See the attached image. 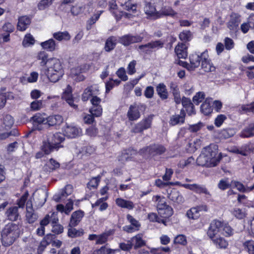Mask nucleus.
Segmentation results:
<instances>
[{
  "label": "nucleus",
  "mask_w": 254,
  "mask_h": 254,
  "mask_svg": "<svg viewBox=\"0 0 254 254\" xmlns=\"http://www.w3.org/2000/svg\"><path fill=\"white\" fill-rule=\"evenodd\" d=\"M221 159V153L218 154V146L211 144L203 149L196 159V163L199 166L214 167Z\"/></svg>",
  "instance_id": "1"
},
{
  "label": "nucleus",
  "mask_w": 254,
  "mask_h": 254,
  "mask_svg": "<svg viewBox=\"0 0 254 254\" xmlns=\"http://www.w3.org/2000/svg\"><path fill=\"white\" fill-rule=\"evenodd\" d=\"M21 230L18 224L9 222L2 229L0 235L1 244L5 247L11 246L20 237Z\"/></svg>",
  "instance_id": "2"
},
{
  "label": "nucleus",
  "mask_w": 254,
  "mask_h": 254,
  "mask_svg": "<svg viewBox=\"0 0 254 254\" xmlns=\"http://www.w3.org/2000/svg\"><path fill=\"white\" fill-rule=\"evenodd\" d=\"M45 74L51 82L55 83L58 81L64 74V70L60 60L55 58L49 59Z\"/></svg>",
  "instance_id": "3"
},
{
  "label": "nucleus",
  "mask_w": 254,
  "mask_h": 254,
  "mask_svg": "<svg viewBox=\"0 0 254 254\" xmlns=\"http://www.w3.org/2000/svg\"><path fill=\"white\" fill-rule=\"evenodd\" d=\"M166 151V147L159 143H153L139 150V154L145 159H151L163 155Z\"/></svg>",
  "instance_id": "4"
},
{
  "label": "nucleus",
  "mask_w": 254,
  "mask_h": 254,
  "mask_svg": "<svg viewBox=\"0 0 254 254\" xmlns=\"http://www.w3.org/2000/svg\"><path fill=\"white\" fill-rule=\"evenodd\" d=\"M152 200L156 202V208L160 217L169 218L173 215V209L167 204L165 197L155 195L153 196Z\"/></svg>",
  "instance_id": "5"
},
{
  "label": "nucleus",
  "mask_w": 254,
  "mask_h": 254,
  "mask_svg": "<svg viewBox=\"0 0 254 254\" xmlns=\"http://www.w3.org/2000/svg\"><path fill=\"white\" fill-rule=\"evenodd\" d=\"M208 228L215 230L217 233L221 232V234L225 237H230L234 234V229L228 222L224 220L217 219L213 220L210 223Z\"/></svg>",
  "instance_id": "6"
},
{
  "label": "nucleus",
  "mask_w": 254,
  "mask_h": 254,
  "mask_svg": "<svg viewBox=\"0 0 254 254\" xmlns=\"http://www.w3.org/2000/svg\"><path fill=\"white\" fill-rule=\"evenodd\" d=\"M164 45V42L161 40H152L146 44L139 45L136 49L140 55L146 57L163 48Z\"/></svg>",
  "instance_id": "7"
},
{
  "label": "nucleus",
  "mask_w": 254,
  "mask_h": 254,
  "mask_svg": "<svg viewBox=\"0 0 254 254\" xmlns=\"http://www.w3.org/2000/svg\"><path fill=\"white\" fill-rule=\"evenodd\" d=\"M146 109V105L141 103L134 102L130 105L127 114L128 121L133 122L138 120Z\"/></svg>",
  "instance_id": "8"
},
{
  "label": "nucleus",
  "mask_w": 254,
  "mask_h": 254,
  "mask_svg": "<svg viewBox=\"0 0 254 254\" xmlns=\"http://www.w3.org/2000/svg\"><path fill=\"white\" fill-rule=\"evenodd\" d=\"M218 233L214 230L207 229L206 234L208 237L212 241L213 245L217 249L226 250L229 246L228 241L223 237L220 235L216 236Z\"/></svg>",
  "instance_id": "9"
},
{
  "label": "nucleus",
  "mask_w": 254,
  "mask_h": 254,
  "mask_svg": "<svg viewBox=\"0 0 254 254\" xmlns=\"http://www.w3.org/2000/svg\"><path fill=\"white\" fill-rule=\"evenodd\" d=\"M45 114L36 113L30 119L32 125V130L33 131H42L46 128V117Z\"/></svg>",
  "instance_id": "10"
},
{
  "label": "nucleus",
  "mask_w": 254,
  "mask_h": 254,
  "mask_svg": "<svg viewBox=\"0 0 254 254\" xmlns=\"http://www.w3.org/2000/svg\"><path fill=\"white\" fill-rule=\"evenodd\" d=\"M154 115H148L136 124L132 128L131 132L134 133H142L145 130L150 128L152 126Z\"/></svg>",
  "instance_id": "11"
},
{
  "label": "nucleus",
  "mask_w": 254,
  "mask_h": 254,
  "mask_svg": "<svg viewBox=\"0 0 254 254\" xmlns=\"http://www.w3.org/2000/svg\"><path fill=\"white\" fill-rule=\"evenodd\" d=\"M241 22V15L236 12H232L230 19L227 22V27L231 33H237L239 30V24Z\"/></svg>",
  "instance_id": "12"
},
{
  "label": "nucleus",
  "mask_w": 254,
  "mask_h": 254,
  "mask_svg": "<svg viewBox=\"0 0 254 254\" xmlns=\"http://www.w3.org/2000/svg\"><path fill=\"white\" fill-rule=\"evenodd\" d=\"M143 39V37L138 35L133 36L128 34L120 37L118 42L124 46L127 47L132 44L141 42Z\"/></svg>",
  "instance_id": "13"
},
{
  "label": "nucleus",
  "mask_w": 254,
  "mask_h": 254,
  "mask_svg": "<svg viewBox=\"0 0 254 254\" xmlns=\"http://www.w3.org/2000/svg\"><path fill=\"white\" fill-rule=\"evenodd\" d=\"M201 67L202 69L206 72L215 71L216 68L209 58L208 52L206 50L201 53Z\"/></svg>",
  "instance_id": "14"
},
{
  "label": "nucleus",
  "mask_w": 254,
  "mask_h": 254,
  "mask_svg": "<svg viewBox=\"0 0 254 254\" xmlns=\"http://www.w3.org/2000/svg\"><path fill=\"white\" fill-rule=\"evenodd\" d=\"M186 117V113L184 109H181L180 114H175L170 117L169 124L170 126L181 125L185 123Z\"/></svg>",
  "instance_id": "15"
},
{
  "label": "nucleus",
  "mask_w": 254,
  "mask_h": 254,
  "mask_svg": "<svg viewBox=\"0 0 254 254\" xmlns=\"http://www.w3.org/2000/svg\"><path fill=\"white\" fill-rule=\"evenodd\" d=\"M47 139L55 147L56 151H58L60 148L63 147L61 143L64 140L65 138L64 134L60 132H56L48 136Z\"/></svg>",
  "instance_id": "16"
},
{
  "label": "nucleus",
  "mask_w": 254,
  "mask_h": 254,
  "mask_svg": "<svg viewBox=\"0 0 254 254\" xmlns=\"http://www.w3.org/2000/svg\"><path fill=\"white\" fill-rule=\"evenodd\" d=\"M101 99L98 97L96 95L90 99V103L92 106L89 108V110L94 112L95 115L97 116H102L103 113V108L100 105Z\"/></svg>",
  "instance_id": "17"
},
{
  "label": "nucleus",
  "mask_w": 254,
  "mask_h": 254,
  "mask_svg": "<svg viewBox=\"0 0 254 254\" xmlns=\"http://www.w3.org/2000/svg\"><path fill=\"white\" fill-rule=\"evenodd\" d=\"M72 93V87L68 85L62 95V98L65 100L71 107L76 110L78 109V105L74 103V98Z\"/></svg>",
  "instance_id": "18"
},
{
  "label": "nucleus",
  "mask_w": 254,
  "mask_h": 254,
  "mask_svg": "<svg viewBox=\"0 0 254 254\" xmlns=\"http://www.w3.org/2000/svg\"><path fill=\"white\" fill-rule=\"evenodd\" d=\"M182 105L186 114L189 116H192L196 114V111L193 104L191 100L188 97L183 96L181 99Z\"/></svg>",
  "instance_id": "19"
},
{
  "label": "nucleus",
  "mask_w": 254,
  "mask_h": 254,
  "mask_svg": "<svg viewBox=\"0 0 254 254\" xmlns=\"http://www.w3.org/2000/svg\"><path fill=\"white\" fill-rule=\"evenodd\" d=\"M64 121L63 117L60 115H51L46 117V128L51 127L56 128L61 125Z\"/></svg>",
  "instance_id": "20"
},
{
  "label": "nucleus",
  "mask_w": 254,
  "mask_h": 254,
  "mask_svg": "<svg viewBox=\"0 0 254 254\" xmlns=\"http://www.w3.org/2000/svg\"><path fill=\"white\" fill-rule=\"evenodd\" d=\"M28 201L26 205V212L25 214V220L29 224H34L38 219L39 216L37 213L35 212L33 208L32 204Z\"/></svg>",
  "instance_id": "21"
},
{
  "label": "nucleus",
  "mask_w": 254,
  "mask_h": 254,
  "mask_svg": "<svg viewBox=\"0 0 254 254\" xmlns=\"http://www.w3.org/2000/svg\"><path fill=\"white\" fill-rule=\"evenodd\" d=\"M5 215L7 219L12 222L17 221L20 218V215L18 211V207L12 206L7 208Z\"/></svg>",
  "instance_id": "22"
},
{
  "label": "nucleus",
  "mask_w": 254,
  "mask_h": 254,
  "mask_svg": "<svg viewBox=\"0 0 254 254\" xmlns=\"http://www.w3.org/2000/svg\"><path fill=\"white\" fill-rule=\"evenodd\" d=\"M213 110L212 99L206 98L201 104L200 111L204 116H209Z\"/></svg>",
  "instance_id": "23"
},
{
  "label": "nucleus",
  "mask_w": 254,
  "mask_h": 254,
  "mask_svg": "<svg viewBox=\"0 0 254 254\" xmlns=\"http://www.w3.org/2000/svg\"><path fill=\"white\" fill-rule=\"evenodd\" d=\"M84 216V212L81 210H78L73 212L70 217L69 226L74 227L77 226Z\"/></svg>",
  "instance_id": "24"
},
{
  "label": "nucleus",
  "mask_w": 254,
  "mask_h": 254,
  "mask_svg": "<svg viewBox=\"0 0 254 254\" xmlns=\"http://www.w3.org/2000/svg\"><path fill=\"white\" fill-rule=\"evenodd\" d=\"M188 46L185 43L179 42L175 48V52L179 59H186L188 57Z\"/></svg>",
  "instance_id": "25"
},
{
  "label": "nucleus",
  "mask_w": 254,
  "mask_h": 254,
  "mask_svg": "<svg viewBox=\"0 0 254 254\" xmlns=\"http://www.w3.org/2000/svg\"><path fill=\"white\" fill-rule=\"evenodd\" d=\"M169 87L174 97V100L177 105L181 102V97L179 87L176 82L172 81L170 83Z\"/></svg>",
  "instance_id": "26"
},
{
  "label": "nucleus",
  "mask_w": 254,
  "mask_h": 254,
  "mask_svg": "<svg viewBox=\"0 0 254 254\" xmlns=\"http://www.w3.org/2000/svg\"><path fill=\"white\" fill-rule=\"evenodd\" d=\"M31 22L30 18L27 16L24 15L20 16L18 19V23L17 25V29L20 31H25Z\"/></svg>",
  "instance_id": "27"
},
{
  "label": "nucleus",
  "mask_w": 254,
  "mask_h": 254,
  "mask_svg": "<svg viewBox=\"0 0 254 254\" xmlns=\"http://www.w3.org/2000/svg\"><path fill=\"white\" fill-rule=\"evenodd\" d=\"M158 13V18L163 16L174 17L177 14V12L171 6L168 5L162 6Z\"/></svg>",
  "instance_id": "28"
},
{
  "label": "nucleus",
  "mask_w": 254,
  "mask_h": 254,
  "mask_svg": "<svg viewBox=\"0 0 254 254\" xmlns=\"http://www.w3.org/2000/svg\"><path fill=\"white\" fill-rule=\"evenodd\" d=\"M240 136L242 138L254 137V122L248 124L240 132Z\"/></svg>",
  "instance_id": "29"
},
{
  "label": "nucleus",
  "mask_w": 254,
  "mask_h": 254,
  "mask_svg": "<svg viewBox=\"0 0 254 254\" xmlns=\"http://www.w3.org/2000/svg\"><path fill=\"white\" fill-rule=\"evenodd\" d=\"M156 90L158 96L162 100L168 98L169 93L166 85L164 83H160L156 86Z\"/></svg>",
  "instance_id": "30"
},
{
  "label": "nucleus",
  "mask_w": 254,
  "mask_h": 254,
  "mask_svg": "<svg viewBox=\"0 0 254 254\" xmlns=\"http://www.w3.org/2000/svg\"><path fill=\"white\" fill-rule=\"evenodd\" d=\"M144 11L145 13L154 19H158V11L156 10L155 6L151 1L148 2L144 6Z\"/></svg>",
  "instance_id": "31"
},
{
  "label": "nucleus",
  "mask_w": 254,
  "mask_h": 254,
  "mask_svg": "<svg viewBox=\"0 0 254 254\" xmlns=\"http://www.w3.org/2000/svg\"><path fill=\"white\" fill-rule=\"evenodd\" d=\"M137 154H139V151H137L132 147L124 149L122 152V155L126 161L133 160L134 156Z\"/></svg>",
  "instance_id": "32"
},
{
  "label": "nucleus",
  "mask_w": 254,
  "mask_h": 254,
  "mask_svg": "<svg viewBox=\"0 0 254 254\" xmlns=\"http://www.w3.org/2000/svg\"><path fill=\"white\" fill-rule=\"evenodd\" d=\"M185 187L193 191L196 193L201 194L204 193L205 194H209L207 189L203 186H200L196 184H186Z\"/></svg>",
  "instance_id": "33"
},
{
  "label": "nucleus",
  "mask_w": 254,
  "mask_h": 254,
  "mask_svg": "<svg viewBox=\"0 0 254 254\" xmlns=\"http://www.w3.org/2000/svg\"><path fill=\"white\" fill-rule=\"evenodd\" d=\"M201 57V53L200 55L193 53L190 56V67L191 69H194L199 67L202 61Z\"/></svg>",
  "instance_id": "34"
},
{
  "label": "nucleus",
  "mask_w": 254,
  "mask_h": 254,
  "mask_svg": "<svg viewBox=\"0 0 254 254\" xmlns=\"http://www.w3.org/2000/svg\"><path fill=\"white\" fill-rule=\"evenodd\" d=\"M98 90H94L92 86H88L85 88L81 95V99L83 102L87 101L90 98H91L94 95L98 94Z\"/></svg>",
  "instance_id": "35"
},
{
  "label": "nucleus",
  "mask_w": 254,
  "mask_h": 254,
  "mask_svg": "<svg viewBox=\"0 0 254 254\" xmlns=\"http://www.w3.org/2000/svg\"><path fill=\"white\" fill-rule=\"evenodd\" d=\"M130 241L133 244V247L134 250H137L146 245V242L143 240L142 234L140 233L133 237Z\"/></svg>",
  "instance_id": "36"
},
{
  "label": "nucleus",
  "mask_w": 254,
  "mask_h": 254,
  "mask_svg": "<svg viewBox=\"0 0 254 254\" xmlns=\"http://www.w3.org/2000/svg\"><path fill=\"white\" fill-rule=\"evenodd\" d=\"M168 198L174 202L181 203L183 202L184 198L180 194L179 191L175 189L171 190L170 193H168Z\"/></svg>",
  "instance_id": "37"
},
{
  "label": "nucleus",
  "mask_w": 254,
  "mask_h": 254,
  "mask_svg": "<svg viewBox=\"0 0 254 254\" xmlns=\"http://www.w3.org/2000/svg\"><path fill=\"white\" fill-rule=\"evenodd\" d=\"M64 135L68 138H75L79 134L78 129L73 126H66L64 127Z\"/></svg>",
  "instance_id": "38"
},
{
  "label": "nucleus",
  "mask_w": 254,
  "mask_h": 254,
  "mask_svg": "<svg viewBox=\"0 0 254 254\" xmlns=\"http://www.w3.org/2000/svg\"><path fill=\"white\" fill-rule=\"evenodd\" d=\"M60 164L54 158H50L44 166V170L47 172H52L60 168Z\"/></svg>",
  "instance_id": "39"
},
{
  "label": "nucleus",
  "mask_w": 254,
  "mask_h": 254,
  "mask_svg": "<svg viewBox=\"0 0 254 254\" xmlns=\"http://www.w3.org/2000/svg\"><path fill=\"white\" fill-rule=\"evenodd\" d=\"M116 204L121 208L132 210L134 207V205L131 201L127 200L122 198H117L116 199Z\"/></svg>",
  "instance_id": "40"
},
{
  "label": "nucleus",
  "mask_w": 254,
  "mask_h": 254,
  "mask_svg": "<svg viewBox=\"0 0 254 254\" xmlns=\"http://www.w3.org/2000/svg\"><path fill=\"white\" fill-rule=\"evenodd\" d=\"M40 150L44 151L46 155H48L53 151H56V148L46 139L42 141L40 146Z\"/></svg>",
  "instance_id": "41"
},
{
  "label": "nucleus",
  "mask_w": 254,
  "mask_h": 254,
  "mask_svg": "<svg viewBox=\"0 0 254 254\" xmlns=\"http://www.w3.org/2000/svg\"><path fill=\"white\" fill-rule=\"evenodd\" d=\"M116 45V37L113 36H110L106 41L104 50L107 52H110L115 48Z\"/></svg>",
  "instance_id": "42"
},
{
  "label": "nucleus",
  "mask_w": 254,
  "mask_h": 254,
  "mask_svg": "<svg viewBox=\"0 0 254 254\" xmlns=\"http://www.w3.org/2000/svg\"><path fill=\"white\" fill-rule=\"evenodd\" d=\"M179 38L181 43L187 44L190 42L193 38V34L190 30H183L179 34ZM189 45V44H188Z\"/></svg>",
  "instance_id": "43"
},
{
  "label": "nucleus",
  "mask_w": 254,
  "mask_h": 254,
  "mask_svg": "<svg viewBox=\"0 0 254 254\" xmlns=\"http://www.w3.org/2000/svg\"><path fill=\"white\" fill-rule=\"evenodd\" d=\"M41 46L43 49L49 52L54 51L57 49V47L56 42L52 38L42 42Z\"/></svg>",
  "instance_id": "44"
},
{
  "label": "nucleus",
  "mask_w": 254,
  "mask_h": 254,
  "mask_svg": "<svg viewBox=\"0 0 254 254\" xmlns=\"http://www.w3.org/2000/svg\"><path fill=\"white\" fill-rule=\"evenodd\" d=\"M236 134L235 130L233 128H226L222 129L219 133V137L222 139H228Z\"/></svg>",
  "instance_id": "45"
},
{
  "label": "nucleus",
  "mask_w": 254,
  "mask_h": 254,
  "mask_svg": "<svg viewBox=\"0 0 254 254\" xmlns=\"http://www.w3.org/2000/svg\"><path fill=\"white\" fill-rule=\"evenodd\" d=\"M53 37L58 41H68L70 39L71 36L67 31L57 32L53 34Z\"/></svg>",
  "instance_id": "46"
},
{
  "label": "nucleus",
  "mask_w": 254,
  "mask_h": 254,
  "mask_svg": "<svg viewBox=\"0 0 254 254\" xmlns=\"http://www.w3.org/2000/svg\"><path fill=\"white\" fill-rule=\"evenodd\" d=\"M233 181L231 182L229 181V179L226 178L220 180L218 183L217 187L221 190H225L227 189H231L233 185Z\"/></svg>",
  "instance_id": "47"
},
{
  "label": "nucleus",
  "mask_w": 254,
  "mask_h": 254,
  "mask_svg": "<svg viewBox=\"0 0 254 254\" xmlns=\"http://www.w3.org/2000/svg\"><path fill=\"white\" fill-rule=\"evenodd\" d=\"M103 11H100L97 13L94 14L93 16H91L87 21L86 23V29L87 30H90L92 25H94L97 21L99 19L101 14L102 13Z\"/></svg>",
  "instance_id": "48"
},
{
  "label": "nucleus",
  "mask_w": 254,
  "mask_h": 254,
  "mask_svg": "<svg viewBox=\"0 0 254 254\" xmlns=\"http://www.w3.org/2000/svg\"><path fill=\"white\" fill-rule=\"evenodd\" d=\"M121 82L120 80L113 79L112 78H110L109 80L105 83L106 92L109 93L115 86H119Z\"/></svg>",
  "instance_id": "49"
},
{
  "label": "nucleus",
  "mask_w": 254,
  "mask_h": 254,
  "mask_svg": "<svg viewBox=\"0 0 254 254\" xmlns=\"http://www.w3.org/2000/svg\"><path fill=\"white\" fill-rule=\"evenodd\" d=\"M58 219H54L52 221V231L57 234H60L64 231V227L58 223Z\"/></svg>",
  "instance_id": "50"
},
{
  "label": "nucleus",
  "mask_w": 254,
  "mask_h": 254,
  "mask_svg": "<svg viewBox=\"0 0 254 254\" xmlns=\"http://www.w3.org/2000/svg\"><path fill=\"white\" fill-rule=\"evenodd\" d=\"M37 59L41 60L40 65L41 66H45L47 64H49V59H48V55L45 51H40L38 53Z\"/></svg>",
  "instance_id": "51"
},
{
  "label": "nucleus",
  "mask_w": 254,
  "mask_h": 254,
  "mask_svg": "<svg viewBox=\"0 0 254 254\" xmlns=\"http://www.w3.org/2000/svg\"><path fill=\"white\" fill-rule=\"evenodd\" d=\"M14 124V120L10 115H6L3 118L2 127L5 129L10 128Z\"/></svg>",
  "instance_id": "52"
},
{
  "label": "nucleus",
  "mask_w": 254,
  "mask_h": 254,
  "mask_svg": "<svg viewBox=\"0 0 254 254\" xmlns=\"http://www.w3.org/2000/svg\"><path fill=\"white\" fill-rule=\"evenodd\" d=\"M242 152L245 153V155H243L244 156H247L249 154L254 151V143L249 142L247 143L244 144L241 146Z\"/></svg>",
  "instance_id": "53"
},
{
  "label": "nucleus",
  "mask_w": 254,
  "mask_h": 254,
  "mask_svg": "<svg viewBox=\"0 0 254 254\" xmlns=\"http://www.w3.org/2000/svg\"><path fill=\"white\" fill-rule=\"evenodd\" d=\"M186 216L189 219L197 220L199 218L200 215L194 206L191 207L187 211Z\"/></svg>",
  "instance_id": "54"
},
{
  "label": "nucleus",
  "mask_w": 254,
  "mask_h": 254,
  "mask_svg": "<svg viewBox=\"0 0 254 254\" xmlns=\"http://www.w3.org/2000/svg\"><path fill=\"white\" fill-rule=\"evenodd\" d=\"M119 252H120V249H107L106 246H103L99 249L95 251L93 254H111Z\"/></svg>",
  "instance_id": "55"
},
{
  "label": "nucleus",
  "mask_w": 254,
  "mask_h": 254,
  "mask_svg": "<svg viewBox=\"0 0 254 254\" xmlns=\"http://www.w3.org/2000/svg\"><path fill=\"white\" fill-rule=\"evenodd\" d=\"M29 196V192L28 190H26L24 193L21 196V197L17 199L16 204L18 207V208H24L25 205L26 201L27 200Z\"/></svg>",
  "instance_id": "56"
},
{
  "label": "nucleus",
  "mask_w": 254,
  "mask_h": 254,
  "mask_svg": "<svg viewBox=\"0 0 254 254\" xmlns=\"http://www.w3.org/2000/svg\"><path fill=\"white\" fill-rule=\"evenodd\" d=\"M89 112L90 114L86 115L83 118L84 123L87 125L92 124L93 123L95 122V118H98L101 116L95 115L94 112H91V111L89 110Z\"/></svg>",
  "instance_id": "57"
},
{
  "label": "nucleus",
  "mask_w": 254,
  "mask_h": 254,
  "mask_svg": "<svg viewBox=\"0 0 254 254\" xmlns=\"http://www.w3.org/2000/svg\"><path fill=\"white\" fill-rule=\"evenodd\" d=\"M231 213L233 216L239 220L244 219L247 216L245 211L239 208H234Z\"/></svg>",
  "instance_id": "58"
},
{
  "label": "nucleus",
  "mask_w": 254,
  "mask_h": 254,
  "mask_svg": "<svg viewBox=\"0 0 254 254\" xmlns=\"http://www.w3.org/2000/svg\"><path fill=\"white\" fill-rule=\"evenodd\" d=\"M68 236L71 238H76L78 237H81L84 234V231L83 229L76 230L73 227H70L68 230Z\"/></svg>",
  "instance_id": "59"
},
{
  "label": "nucleus",
  "mask_w": 254,
  "mask_h": 254,
  "mask_svg": "<svg viewBox=\"0 0 254 254\" xmlns=\"http://www.w3.org/2000/svg\"><path fill=\"white\" fill-rule=\"evenodd\" d=\"M73 190V188L72 185H66L64 188L63 189L61 196L59 197L57 199L56 198L57 201H58L60 199H61V197L67 196L72 193Z\"/></svg>",
  "instance_id": "60"
},
{
  "label": "nucleus",
  "mask_w": 254,
  "mask_h": 254,
  "mask_svg": "<svg viewBox=\"0 0 254 254\" xmlns=\"http://www.w3.org/2000/svg\"><path fill=\"white\" fill-rule=\"evenodd\" d=\"M131 1V0H128L125 2L123 5L124 9L127 11L135 13L136 11L137 5L135 3H132Z\"/></svg>",
  "instance_id": "61"
},
{
  "label": "nucleus",
  "mask_w": 254,
  "mask_h": 254,
  "mask_svg": "<svg viewBox=\"0 0 254 254\" xmlns=\"http://www.w3.org/2000/svg\"><path fill=\"white\" fill-rule=\"evenodd\" d=\"M174 243L175 244H178L183 246H186L188 243L186 236L183 234L177 236L174 240Z\"/></svg>",
  "instance_id": "62"
},
{
  "label": "nucleus",
  "mask_w": 254,
  "mask_h": 254,
  "mask_svg": "<svg viewBox=\"0 0 254 254\" xmlns=\"http://www.w3.org/2000/svg\"><path fill=\"white\" fill-rule=\"evenodd\" d=\"M205 94L203 92H198L192 98V101L196 105H199L204 99Z\"/></svg>",
  "instance_id": "63"
},
{
  "label": "nucleus",
  "mask_w": 254,
  "mask_h": 254,
  "mask_svg": "<svg viewBox=\"0 0 254 254\" xmlns=\"http://www.w3.org/2000/svg\"><path fill=\"white\" fill-rule=\"evenodd\" d=\"M243 246L247 249L249 254H254V241H247L244 243Z\"/></svg>",
  "instance_id": "64"
}]
</instances>
